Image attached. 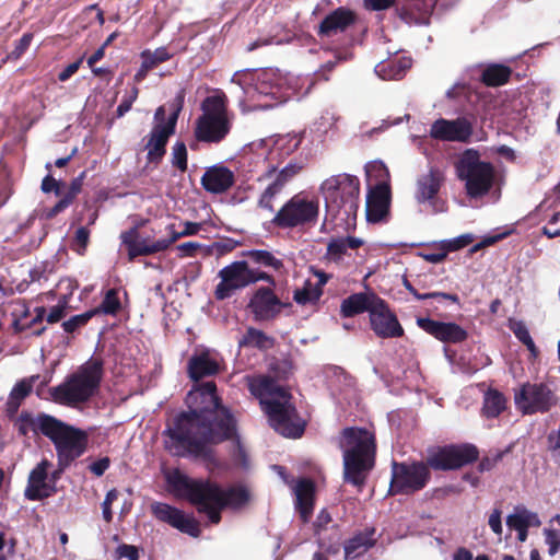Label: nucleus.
I'll list each match as a JSON object with an SVG mask.
<instances>
[{"mask_svg": "<svg viewBox=\"0 0 560 560\" xmlns=\"http://www.w3.org/2000/svg\"><path fill=\"white\" fill-rule=\"evenodd\" d=\"M47 438L52 442L57 460H60L62 465H71L84 454L88 446V434L85 431L59 419L56 420Z\"/></svg>", "mask_w": 560, "mask_h": 560, "instance_id": "nucleus-12", "label": "nucleus"}, {"mask_svg": "<svg viewBox=\"0 0 560 560\" xmlns=\"http://www.w3.org/2000/svg\"><path fill=\"white\" fill-rule=\"evenodd\" d=\"M241 347H254L258 349H269L272 346V339L264 331L256 328H248L242 339L238 341Z\"/></svg>", "mask_w": 560, "mask_h": 560, "instance_id": "nucleus-42", "label": "nucleus"}, {"mask_svg": "<svg viewBox=\"0 0 560 560\" xmlns=\"http://www.w3.org/2000/svg\"><path fill=\"white\" fill-rule=\"evenodd\" d=\"M542 233L548 238L560 236V212L552 214L548 223L542 228Z\"/></svg>", "mask_w": 560, "mask_h": 560, "instance_id": "nucleus-58", "label": "nucleus"}, {"mask_svg": "<svg viewBox=\"0 0 560 560\" xmlns=\"http://www.w3.org/2000/svg\"><path fill=\"white\" fill-rule=\"evenodd\" d=\"M289 78H282V73L277 69H261L250 70L244 69L236 71L231 82L237 84L244 98L240 101V106L243 112L248 109L261 108L266 109L272 107L273 103H258L246 106V101H255L259 96H270L276 103H282L289 100V94L284 93L283 82H289Z\"/></svg>", "mask_w": 560, "mask_h": 560, "instance_id": "nucleus-4", "label": "nucleus"}, {"mask_svg": "<svg viewBox=\"0 0 560 560\" xmlns=\"http://www.w3.org/2000/svg\"><path fill=\"white\" fill-rule=\"evenodd\" d=\"M67 302L58 303L52 306L46 317L47 323L54 324L60 322L66 316Z\"/></svg>", "mask_w": 560, "mask_h": 560, "instance_id": "nucleus-63", "label": "nucleus"}, {"mask_svg": "<svg viewBox=\"0 0 560 560\" xmlns=\"http://www.w3.org/2000/svg\"><path fill=\"white\" fill-rule=\"evenodd\" d=\"M511 69L503 65H489L481 74V81L488 86H500L508 82Z\"/></svg>", "mask_w": 560, "mask_h": 560, "instance_id": "nucleus-39", "label": "nucleus"}, {"mask_svg": "<svg viewBox=\"0 0 560 560\" xmlns=\"http://www.w3.org/2000/svg\"><path fill=\"white\" fill-rule=\"evenodd\" d=\"M472 130V124L466 117L453 120L440 118L431 125L430 137L440 141L468 142Z\"/></svg>", "mask_w": 560, "mask_h": 560, "instance_id": "nucleus-18", "label": "nucleus"}, {"mask_svg": "<svg viewBox=\"0 0 560 560\" xmlns=\"http://www.w3.org/2000/svg\"><path fill=\"white\" fill-rule=\"evenodd\" d=\"M176 249L180 258L196 257L198 252L203 249V245L198 242H186L177 245Z\"/></svg>", "mask_w": 560, "mask_h": 560, "instance_id": "nucleus-57", "label": "nucleus"}, {"mask_svg": "<svg viewBox=\"0 0 560 560\" xmlns=\"http://www.w3.org/2000/svg\"><path fill=\"white\" fill-rule=\"evenodd\" d=\"M370 324L375 335L381 338H398L404 335V328L397 316L389 310L388 304L383 299H380L376 305H373L370 313Z\"/></svg>", "mask_w": 560, "mask_h": 560, "instance_id": "nucleus-19", "label": "nucleus"}, {"mask_svg": "<svg viewBox=\"0 0 560 560\" xmlns=\"http://www.w3.org/2000/svg\"><path fill=\"white\" fill-rule=\"evenodd\" d=\"M96 314H98V310H89L82 314L73 315L68 320L62 323V328L66 332L72 334L79 328L85 326L89 320Z\"/></svg>", "mask_w": 560, "mask_h": 560, "instance_id": "nucleus-45", "label": "nucleus"}, {"mask_svg": "<svg viewBox=\"0 0 560 560\" xmlns=\"http://www.w3.org/2000/svg\"><path fill=\"white\" fill-rule=\"evenodd\" d=\"M170 482L179 497L188 499L199 512L207 514L212 524L220 522L223 508H238L249 497L244 487L222 489L209 480L192 479L178 472L171 477Z\"/></svg>", "mask_w": 560, "mask_h": 560, "instance_id": "nucleus-2", "label": "nucleus"}, {"mask_svg": "<svg viewBox=\"0 0 560 560\" xmlns=\"http://www.w3.org/2000/svg\"><path fill=\"white\" fill-rule=\"evenodd\" d=\"M228 104L226 95L220 90L202 101L201 115L195 126V136L199 141L219 143L228 137L234 118Z\"/></svg>", "mask_w": 560, "mask_h": 560, "instance_id": "nucleus-7", "label": "nucleus"}, {"mask_svg": "<svg viewBox=\"0 0 560 560\" xmlns=\"http://www.w3.org/2000/svg\"><path fill=\"white\" fill-rule=\"evenodd\" d=\"M103 376V361L91 359L63 383L50 388L54 400L63 405L88 401L98 389Z\"/></svg>", "mask_w": 560, "mask_h": 560, "instance_id": "nucleus-8", "label": "nucleus"}, {"mask_svg": "<svg viewBox=\"0 0 560 560\" xmlns=\"http://www.w3.org/2000/svg\"><path fill=\"white\" fill-rule=\"evenodd\" d=\"M152 512L156 518L168 523L183 533L192 537H198L200 534L199 524L192 517L185 515L182 511L168 504L155 503L152 505Z\"/></svg>", "mask_w": 560, "mask_h": 560, "instance_id": "nucleus-23", "label": "nucleus"}, {"mask_svg": "<svg viewBox=\"0 0 560 560\" xmlns=\"http://www.w3.org/2000/svg\"><path fill=\"white\" fill-rule=\"evenodd\" d=\"M505 397L498 390H488L483 399V413L488 418L498 417L505 409Z\"/></svg>", "mask_w": 560, "mask_h": 560, "instance_id": "nucleus-41", "label": "nucleus"}, {"mask_svg": "<svg viewBox=\"0 0 560 560\" xmlns=\"http://www.w3.org/2000/svg\"><path fill=\"white\" fill-rule=\"evenodd\" d=\"M347 248L342 237L331 240L327 245V255L332 260H339L346 254Z\"/></svg>", "mask_w": 560, "mask_h": 560, "instance_id": "nucleus-54", "label": "nucleus"}, {"mask_svg": "<svg viewBox=\"0 0 560 560\" xmlns=\"http://www.w3.org/2000/svg\"><path fill=\"white\" fill-rule=\"evenodd\" d=\"M90 241V230L86 226H80L71 241L70 247L79 255H84Z\"/></svg>", "mask_w": 560, "mask_h": 560, "instance_id": "nucleus-50", "label": "nucleus"}, {"mask_svg": "<svg viewBox=\"0 0 560 560\" xmlns=\"http://www.w3.org/2000/svg\"><path fill=\"white\" fill-rule=\"evenodd\" d=\"M380 299L378 295L371 291L353 293L342 301L340 313L342 317H352L364 312H369L370 314L373 310V305H376Z\"/></svg>", "mask_w": 560, "mask_h": 560, "instance_id": "nucleus-30", "label": "nucleus"}, {"mask_svg": "<svg viewBox=\"0 0 560 560\" xmlns=\"http://www.w3.org/2000/svg\"><path fill=\"white\" fill-rule=\"evenodd\" d=\"M445 182L444 172L438 167H430L421 174L416 182L415 199L418 203H428L435 212L438 195Z\"/></svg>", "mask_w": 560, "mask_h": 560, "instance_id": "nucleus-21", "label": "nucleus"}, {"mask_svg": "<svg viewBox=\"0 0 560 560\" xmlns=\"http://www.w3.org/2000/svg\"><path fill=\"white\" fill-rule=\"evenodd\" d=\"M34 378V376L31 378H23L11 389L4 410L9 420H13L24 399L32 393Z\"/></svg>", "mask_w": 560, "mask_h": 560, "instance_id": "nucleus-33", "label": "nucleus"}, {"mask_svg": "<svg viewBox=\"0 0 560 560\" xmlns=\"http://www.w3.org/2000/svg\"><path fill=\"white\" fill-rule=\"evenodd\" d=\"M301 170L302 166L298 163H289L280 171L273 166L269 167L264 175V178L268 179L269 183L258 199V207L273 213V199L282 192L284 187L301 172Z\"/></svg>", "mask_w": 560, "mask_h": 560, "instance_id": "nucleus-15", "label": "nucleus"}, {"mask_svg": "<svg viewBox=\"0 0 560 560\" xmlns=\"http://www.w3.org/2000/svg\"><path fill=\"white\" fill-rule=\"evenodd\" d=\"M438 0H413L408 7L396 8V13L408 25H429Z\"/></svg>", "mask_w": 560, "mask_h": 560, "instance_id": "nucleus-28", "label": "nucleus"}, {"mask_svg": "<svg viewBox=\"0 0 560 560\" xmlns=\"http://www.w3.org/2000/svg\"><path fill=\"white\" fill-rule=\"evenodd\" d=\"M506 525L510 529H521L530 527H539L541 521L536 512H533L524 505H516L511 514L506 517Z\"/></svg>", "mask_w": 560, "mask_h": 560, "instance_id": "nucleus-36", "label": "nucleus"}, {"mask_svg": "<svg viewBox=\"0 0 560 560\" xmlns=\"http://www.w3.org/2000/svg\"><path fill=\"white\" fill-rule=\"evenodd\" d=\"M374 533V528H369L349 539L345 545L346 560L354 559L368 551L375 544Z\"/></svg>", "mask_w": 560, "mask_h": 560, "instance_id": "nucleus-37", "label": "nucleus"}, {"mask_svg": "<svg viewBox=\"0 0 560 560\" xmlns=\"http://www.w3.org/2000/svg\"><path fill=\"white\" fill-rule=\"evenodd\" d=\"M33 39V34L25 33L23 36L15 42L14 49L10 52L8 58L19 59L30 47Z\"/></svg>", "mask_w": 560, "mask_h": 560, "instance_id": "nucleus-55", "label": "nucleus"}, {"mask_svg": "<svg viewBox=\"0 0 560 560\" xmlns=\"http://www.w3.org/2000/svg\"><path fill=\"white\" fill-rule=\"evenodd\" d=\"M295 506L303 522H307L313 511L314 485L308 479H301L294 487Z\"/></svg>", "mask_w": 560, "mask_h": 560, "instance_id": "nucleus-34", "label": "nucleus"}, {"mask_svg": "<svg viewBox=\"0 0 560 560\" xmlns=\"http://www.w3.org/2000/svg\"><path fill=\"white\" fill-rule=\"evenodd\" d=\"M404 285L417 300H433L436 303H443L444 301H450L456 304L459 303V299L456 294L443 292L419 293L408 280L404 281Z\"/></svg>", "mask_w": 560, "mask_h": 560, "instance_id": "nucleus-44", "label": "nucleus"}, {"mask_svg": "<svg viewBox=\"0 0 560 560\" xmlns=\"http://www.w3.org/2000/svg\"><path fill=\"white\" fill-rule=\"evenodd\" d=\"M57 418L44 412L35 416L30 410H23L20 415L16 413L13 420L10 421L18 430L20 436L28 438L30 432H32L34 435L40 433L47 438Z\"/></svg>", "mask_w": 560, "mask_h": 560, "instance_id": "nucleus-22", "label": "nucleus"}, {"mask_svg": "<svg viewBox=\"0 0 560 560\" xmlns=\"http://www.w3.org/2000/svg\"><path fill=\"white\" fill-rule=\"evenodd\" d=\"M168 58L170 54L164 47H160L154 51H142V71L152 69L158 63L166 61Z\"/></svg>", "mask_w": 560, "mask_h": 560, "instance_id": "nucleus-47", "label": "nucleus"}, {"mask_svg": "<svg viewBox=\"0 0 560 560\" xmlns=\"http://www.w3.org/2000/svg\"><path fill=\"white\" fill-rule=\"evenodd\" d=\"M180 225L183 226V229L179 232H174L170 238H161L154 242L142 240V255L163 252L178 238L198 234L199 231L202 229L203 224L198 222L186 221L180 223Z\"/></svg>", "mask_w": 560, "mask_h": 560, "instance_id": "nucleus-31", "label": "nucleus"}, {"mask_svg": "<svg viewBox=\"0 0 560 560\" xmlns=\"http://www.w3.org/2000/svg\"><path fill=\"white\" fill-rule=\"evenodd\" d=\"M248 306L257 320H269L281 312L284 304L271 289L260 288L250 299Z\"/></svg>", "mask_w": 560, "mask_h": 560, "instance_id": "nucleus-24", "label": "nucleus"}, {"mask_svg": "<svg viewBox=\"0 0 560 560\" xmlns=\"http://www.w3.org/2000/svg\"><path fill=\"white\" fill-rule=\"evenodd\" d=\"M430 479L429 467L423 463H393L390 491L393 493H413L425 487Z\"/></svg>", "mask_w": 560, "mask_h": 560, "instance_id": "nucleus-14", "label": "nucleus"}, {"mask_svg": "<svg viewBox=\"0 0 560 560\" xmlns=\"http://www.w3.org/2000/svg\"><path fill=\"white\" fill-rule=\"evenodd\" d=\"M502 512L500 509H494L489 515L488 524L491 530L498 536L501 537L503 527H502Z\"/></svg>", "mask_w": 560, "mask_h": 560, "instance_id": "nucleus-61", "label": "nucleus"}, {"mask_svg": "<svg viewBox=\"0 0 560 560\" xmlns=\"http://www.w3.org/2000/svg\"><path fill=\"white\" fill-rule=\"evenodd\" d=\"M390 201V187L382 185L369 190L365 202L366 219L369 222H381L388 213Z\"/></svg>", "mask_w": 560, "mask_h": 560, "instance_id": "nucleus-27", "label": "nucleus"}, {"mask_svg": "<svg viewBox=\"0 0 560 560\" xmlns=\"http://www.w3.org/2000/svg\"><path fill=\"white\" fill-rule=\"evenodd\" d=\"M51 463L44 458L31 471L27 479V486L24 490V497L30 501H42L57 491L56 486L48 482V469Z\"/></svg>", "mask_w": 560, "mask_h": 560, "instance_id": "nucleus-20", "label": "nucleus"}, {"mask_svg": "<svg viewBox=\"0 0 560 560\" xmlns=\"http://www.w3.org/2000/svg\"><path fill=\"white\" fill-rule=\"evenodd\" d=\"M139 226L140 222L135 220L133 225L128 231L122 232L120 235L121 244L119 247V253L126 254L130 261L140 256V234L138 232Z\"/></svg>", "mask_w": 560, "mask_h": 560, "instance_id": "nucleus-38", "label": "nucleus"}, {"mask_svg": "<svg viewBox=\"0 0 560 560\" xmlns=\"http://www.w3.org/2000/svg\"><path fill=\"white\" fill-rule=\"evenodd\" d=\"M118 498V491L116 489L109 490L102 503V515L105 522L109 523L113 520L112 504Z\"/></svg>", "mask_w": 560, "mask_h": 560, "instance_id": "nucleus-56", "label": "nucleus"}, {"mask_svg": "<svg viewBox=\"0 0 560 560\" xmlns=\"http://www.w3.org/2000/svg\"><path fill=\"white\" fill-rule=\"evenodd\" d=\"M336 122L337 118L334 114L325 113L314 122L313 130L322 138L336 126Z\"/></svg>", "mask_w": 560, "mask_h": 560, "instance_id": "nucleus-51", "label": "nucleus"}, {"mask_svg": "<svg viewBox=\"0 0 560 560\" xmlns=\"http://www.w3.org/2000/svg\"><path fill=\"white\" fill-rule=\"evenodd\" d=\"M218 276L221 281L215 287L214 295L220 301L231 298L237 290L253 283L250 268L245 260L225 266Z\"/></svg>", "mask_w": 560, "mask_h": 560, "instance_id": "nucleus-17", "label": "nucleus"}, {"mask_svg": "<svg viewBox=\"0 0 560 560\" xmlns=\"http://www.w3.org/2000/svg\"><path fill=\"white\" fill-rule=\"evenodd\" d=\"M234 182V173L220 164L208 167L201 177L202 187L211 194L225 192Z\"/></svg>", "mask_w": 560, "mask_h": 560, "instance_id": "nucleus-29", "label": "nucleus"}, {"mask_svg": "<svg viewBox=\"0 0 560 560\" xmlns=\"http://www.w3.org/2000/svg\"><path fill=\"white\" fill-rule=\"evenodd\" d=\"M85 174L86 172L83 171L71 180L68 191L63 195L65 197H70V201H73L75 196L81 191Z\"/></svg>", "mask_w": 560, "mask_h": 560, "instance_id": "nucleus-62", "label": "nucleus"}, {"mask_svg": "<svg viewBox=\"0 0 560 560\" xmlns=\"http://www.w3.org/2000/svg\"><path fill=\"white\" fill-rule=\"evenodd\" d=\"M510 329L513 331L515 337L527 347V349L532 353L536 352V346L529 335L526 325L523 322H511Z\"/></svg>", "mask_w": 560, "mask_h": 560, "instance_id": "nucleus-49", "label": "nucleus"}, {"mask_svg": "<svg viewBox=\"0 0 560 560\" xmlns=\"http://www.w3.org/2000/svg\"><path fill=\"white\" fill-rule=\"evenodd\" d=\"M548 443L553 459L560 465V423L558 429L548 435Z\"/></svg>", "mask_w": 560, "mask_h": 560, "instance_id": "nucleus-59", "label": "nucleus"}, {"mask_svg": "<svg viewBox=\"0 0 560 560\" xmlns=\"http://www.w3.org/2000/svg\"><path fill=\"white\" fill-rule=\"evenodd\" d=\"M244 382L253 396L260 400L270 425L287 438H300L305 422L291 404V395L268 376H245Z\"/></svg>", "mask_w": 560, "mask_h": 560, "instance_id": "nucleus-3", "label": "nucleus"}, {"mask_svg": "<svg viewBox=\"0 0 560 560\" xmlns=\"http://www.w3.org/2000/svg\"><path fill=\"white\" fill-rule=\"evenodd\" d=\"M455 171L470 199H479L490 192L495 195V199L500 197V175L491 163L480 159L476 150H466L456 161Z\"/></svg>", "mask_w": 560, "mask_h": 560, "instance_id": "nucleus-6", "label": "nucleus"}, {"mask_svg": "<svg viewBox=\"0 0 560 560\" xmlns=\"http://www.w3.org/2000/svg\"><path fill=\"white\" fill-rule=\"evenodd\" d=\"M355 13L348 8L339 7L325 16L318 26V35L330 37L345 32L355 23Z\"/></svg>", "mask_w": 560, "mask_h": 560, "instance_id": "nucleus-26", "label": "nucleus"}, {"mask_svg": "<svg viewBox=\"0 0 560 560\" xmlns=\"http://www.w3.org/2000/svg\"><path fill=\"white\" fill-rule=\"evenodd\" d=\"M248 257L257 264L280 270L283 266L282 260L273 256L270 252L256 249L248 252Z\"/></svg>", "mask_w": 560, "mask_h": 560, "instance_id": "nucleus-46", "label": "nucleus"}, {"mask_svg": "<svg viewBox=\"0 0 560 560\" xmlns=\"http://www.w3.org/2000/svg\"><path fill=\"white\" fill-rule=\"evenodd\" d=\"M119 307L120 303L116 292L114 290H109L105 294L101 305L95 310H98V313L103 314H115L119 310Z\"/></svg>", "mask_w": 560, "mask_h": 560, "instance_id": "nucleus-52", "label": "nucleus"}, {"mask_svg": "<svg viewBox=\"0 0 560 560\" xmlns=\"http://www.w3.org/2000/svg\"><path fill=\"white\" fill-rule=\"evenodd\" d=\"M478 458V450L470 444L451 445L432 452L428 465L436 470L457 469Z\"/></svg>", "mask_w": 560, "mask_h": 560, "instance_id": "nucleus-16", "label": "nucleus"}, {"mask_svg": "<svg viewBox=\"0 0 560 560\" xmlns=\"http://www.w3.org/2000/svg\"><path fill=\"white\" fill-rule=\"evenodd\" d=\"M469 92V86L465 82H456L446 92V97L450 100H457L462 96H466Z\"/></svg>", "mask_w": 560, "mask_h": 560, "instance_id": "nucleus-64", "label": "nucleus"}, {"mask_svg": "<svg viewBox=\"0 0 560 560\" xmlns=\"http://www.w3.org/2000/svg\"><path fill=\"white\" fill-rule=\"evenodd\" d=\"M411 63L412 61L409 57H396L377 63L375 72L384 80H399L410 69Z\"/></svg>", "mask_w": 560, "mask_h": 560, "instance_id": "nucleus-35", "label": "nucleus"}, {"mask_svg": "<svg viewBox=\"0 0 560 560\" xmlns=\"http://www.w3.org/2000/svg\"><path fill=\"white\" fill-rule=\"evenodd\" d=\"M340 446L343 451L346 481L354 486H362L366 472L374 465V434L365 429L347 428L342 432Z\"/></svg>", "mask_w": 560, "mask_h": 560, "instance_id": "nucleus-5", "label": "nucleus"}, {"mask_svg": "<svg viewBox=\"0 0 560 560\" xmlns=\"http://www.w3.org/2000/svg\"><path fill=\"white\" fill-rule=\"evenodd\" d=\"M417 323L425 332L442 342L458 343L466 340L468 336L467 331L456 323H445L430 318H419Z\"/></svg>", "mask_w": 560, "mask_h": 560, "instance_id": "nucleus-25", "label": "nucleus"}, {"mask_svg": "<svg viewBox=\"0 0 560 560\" xmlns=\"http://www.w3.org/2000/svg\"><path fill=\"white\" fill-rule=\"evenodd\" d=\"M185 102V92L180 90L171 103L172 113L166 116L165 106H159L154 113L153 126L147 136V167L155 168L166 153L168 139L175 132L179 112Z\"/></svg>", "mask_w": 560, "mask_h": 560, "instance_id": "nucleus-9", "label": "nucleus"}, {"mask_svg": "<svg viewBox=\"0 0 560 560\" xmlns=\"http://www.w3.org/2000/svg\"><path fill=\"white\" fill-rule=\"evenodd\" d=\"M365 173L368 182L373 187L385 185L389 187V171L381 161H375L366 165Z\"/></svg>", "mask_w": 560, "mask_h": 560, "instance_id": "nucleus-40", "label": "nucleus"}, {"mask_svg": "<svg viewBox=\"0 0 560 560\" xmlns=\"http://www.w3.org/2000/svg\"><path fill=\"white\" fill-rule=\"evenodd\" d=\"M516 408L523 415L545 413L559 402V397L549 384L525 383L514 393Z\"/></svg>", "mask_w": 560, "mask_h": 560, "instance_id": "nucleus-13", "label": "nucleus"}, {"mask_svg": "<svg viewBox=\"0 0 560 560\" xmlns=\"http://www.w3.org/2000/svg\"><path fill=\"white\" fill-rule=\"evenodd\" d=\"M186 402L189 411L177 416L174 425L167 429L170 442H166V446L173 451V444H176V455L187 453L214 463L209 444L233 440L234 463L247 467V455L236 434V421L230 410L220 404L215 384L206 382L195 385Z\"/></svg>", "mask_w": 560, "mask_h": 560, "instance_id": "nucleus-1", "label": "nucleus"}, {"mask_svg": "<svg viewBox=\"0 0 560 560\" xmlns=\"http://www.w3.org/2000/svg\"><path fill=\"white\" fill-rule=\"evenodd\" d=\"M171 162L172 165L180 172H185L187 170V148L184 142L177 141L172 147Z\"/></svg>", "mask_w": 560, "mask_h": 560, "instance_id": "nucleus-48", "label": "nucleus"}, {"mask_svg": "<svg viewBox=\"0 0 560 560\" xmlns=\"http://www.w3.org/2000/svg\"><path fill=\"white\" fill-rule=\"evenodd\" d=\"M545 542L548 546V553L555 556L560 549V530L545 528Z\"/></svg>", "mask_w": 560, "mask_h": 560, "instance_id": "nucleus-53", "label": "nucleus"}, {"mask_svg": "<svg viewBox=\"0 0 560 560\" xmlns=\"http://www.w3.org/2000/svg\"><path fill=\"white\" fill-rule=\"evenodd\" d=\"M323 294V290L314 287L311 281H306L302 289H296L293 294V300L300 305L316 304Z\"/></svg>", "mask_w": 560, "mask_h": 560, "instance_id": "nucleus-43", "label": "nucleus"}, {"mask_svg": "<svg viewBox=\"0 0 560 560\" xmlns=\"http://www.w3.org/2000/svg\"><path fill=\"white\" fill-rule=\"evenodd\" d=\"M188 374L194 381L218 373L219 362L209 351L195 353L188 361Z\"/></svg>", "mask_w": 560, "mask_h": 560, "instance_id": "nucleus-32", "label": "nucleus"}, {"mask_svg": "<svg viewBox=\"0 0 560 560\" xmlns=\"http://www.w3.org/2000/svg\"><path fill=\"white\" fill-rule=\"evenodd\" d=\"M326 207L345 210L347 215L354 214L360 202V180L350 174H338L326 178L319 186Z\"/></svg>", "mask_w": 560, "mask_h": 560, "instance_id": "nucleus-11", "label": "nucleus"}, {"mask_svg": "<svg viewBox=\"0 0 560 560\" xmlns=\"http://www.w3.org/2000/svg\"><path fill=\"white\" fill-rule=\"evenodd\" d=\"M318 217L319 199L301 191L293 195L275 212L271 223L282 230H306L317 223Z\"/></svg>", "mask_w": 560, "mask_h": 560, "instance_id": "nucleus-10", "label": "nucleus"}, {"mask_svg": "<svg viewBox=\"0 0 560 560\" xmlns=\"http://www.w3.org/2000/svg\"><path fill=\"white\" fill-rule=\"evenodd\" d=\"M116 553L118 559H127V560H138L139 551L138 548L133 545H119L116 549Z\"/></svg>", "mask_w": 560, "mask_h": 560, "instance_id": "nucleus-60", "label": "nucleus"}]
</instances>
